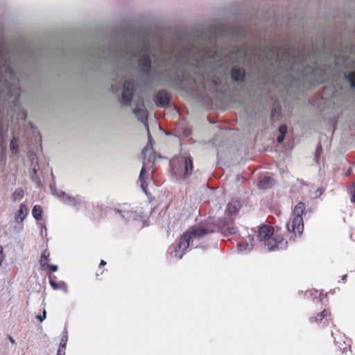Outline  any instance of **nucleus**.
Returning a JSON list of instances; mask_svg holds the SVG:
<instances>
[{"mask_svg":"<svg viewBox=\"0 0 355 355\" xmlns=\"http://www.w3.org/2000/svg\"><path fill=\"white\" fill-rule=\"evenodd\" d=\"M319 40L315 43L308 41L300 47H270L268 51L276 58L278 66V71L270 79V83L274 87L289 84L310 89L338 78L340 72L336 65L318 63L327 54H331L334 49L327 44L323 36Z\"/></svg>","mask_w":355,"mask_h":355,"instance_id":"obj_1","label":"nucleus"},{"mask_svg":"<svg viewBox=\"0 0 355 355\" xmlns=\"http://www.w3.org/2000/svg\"><path fill=\"white\" fill-rule=\"evenodd\" d=\"M230 32L225 25H198L180 34L179 42L182 49V57L189 56L196 60V67L199 68L207 60L214 59L217 55V40Z\"/></svg>","mask_w":355,"mask_h":355,"instance_id":"obj_2","label":"nucleus"},{"mask_svg":"<svg viewBox=\"0 0 355 355\" xmlns=\"http://www.w3.org/2000/svg\"><path fill=\"white\" fill-rule=\"evenodd\" d=\"M162 76L169 87L185 92L193 90L196 83L192 76L184 73L178 59L171 62L162 72Z\"/></svg>","mask_w":355,"mask_h":355,"instance_id":"obj_3","label":"nucleus"},{"mask_svg":"<svg viewBox=\"0 0 355 355\" xmlns=\"http://www.w3.org/2000/svg\"><path fill=\"white\" fill-rule=\"evenodd\" d=\"M241 208L239 200H232L227 205L225 216L221 218H209L208 223L213 225L217 232L223 236H227L237 232V227L234 226V218Z\"/></svg>","mask_w":355,"mask_h":355,"instance_id":"obj_4","label":"nucleus"},{"mask_svg":"<svg viewBox=\"0 0 355 355\" xmlns=\"http://www.w3.org/2000/svg\"><path fill=\"white\" fill-rule=\"evenodd\" d=\"M141 50L144 54L139 59L138 64L139 71L142 75L149 76L151 74L153 70V59L157 64L163 66L167 64L164 51L159 50V52L157 53L153 52V48L147 37L144 40V44Z\"/></svg>","mask_w":355,"mask_h":355,"instance_id":"obj_5","label":"nucleus"},{"mask_svg":"<svg viewBox=\"0 0 355 355\" xmlns=\"http://www.w3.org/2000/svg\"><path fill=\"white\" fill-rule=\"evenodd\" d=\"M0 62L4 69L3 76H8L12 81L18 82L16 72L12 67L10 49L5 42H2L0 45Z\"/></svg>","mask_w":355,"mask_h":355,"instance_id":"obj_6","label":"nucleus"},{"mask_svg":"<svg viewBox=\"0 0 355 355\" xmlns=\"http://www.w3.org/2000/svg\"><path fill=\"white\" fill-rule=\"evenodd\" d=\"M306 205L303 202H299L293 210V218L291 222L286 223V229L289 232L295 234H302L304 230V222L302 215L304 214Z\"/></svg>","mask_w":355,"mask_h":355,"instance_id":"obj_7","label":"nucleus"},{"mask_svg":"<svg viewBox=\"0 0 355 355\" xmlns=\"http://www.w3.org/2000/svg\"><path fill=\"white\" fill-rule=\"evenodd\" d=\"M112 53L113 62L119 71H124L128 62L139 56V53L134 51L129 47L121 50L112 51Z\"/></svg>","mask_w":355,"mask_h":355,"instance_id":"obj_8","label":"nucleus"},{"mask_svg":"<svg viewBox=\"0 0 355 355\" xmlns=\"http://www.w3.org/2000/svg\"><path fill=\"white\" fill-rule=\"evenodd\" d=\"M190 245V236L187 234H182L178 243L175 245H171L168 250L170 254L179 259H182L185 253V250Z\"/></svg>","mask_w":355,"mask_h":355,"instance_id":"obj_9","label":"nucleus"},{"mask_svg":"<svg viewBox=\"0 0 355 355\" xmlns=\"http://www.w3.org/2000/svg\"><path fill=\"white\" fill-rule=\"evenodd\" d=\"M135 92V83L134 80H128L123 83V89L121 96L123 106H130Z\"/></svg>","mask_w":355,"mask_h":355,"instance_id":"obj_10","label":"nucleus"},{"mask_svg":"<svg viewBox=\"0 0 355 355\" xmlns=\"http://www.w3.org/2000/svg\"><path fill=\"white\" fill-rule=\"evenodd\" d=\"M52 192L54 195L60 198L65 205L72 206L74 207H78L82 202V197L79 195L76 196H71L62 191H58L53 185H50Z\"/></svg>","mask_w":355,"mask_h":355,"instance_id":"obj_11","label":"nucleus"},{"mask_svg":"<svg viewBox=\"0 0 355 355\" xmlns=\"http://www.w3.org/2000/svg\"><path fill=\"white\" fill-rule=\"evenodd\" d=\"M216 229V228L213 225H210L207 222V227L195 228L191 232H185L183 234H187L190 236V244L193 245L194 240H199L208 234L215 232Z\"/></svg>","mask_w":355,"mask_h":355,"instance_id":"obj_12","label":"nucleus"},{"mask_svg":"<svg viewBox=\"0 0 355 355\" xmlns=\"http://www.w3.org/2000/svg\"><path fill=\"white\" fill-rule=\"evenodd\" d=\"M230 78L237 85H243L246 80V70L241 66H233L230 69Z\"/></svg>","mask_w":355,"mask_h":355,"instance_id":"obj_13","label":"nucleus"},{"mask_svg":"<svg viewBox=\"0 0 355 355\" xmlns=\"http://www.w3.org/2000/svg\"><path fill=\"white\" fill-rule=\"evenodd\" d=\"M112 211L115 214H119L125 223L136 220L137 217V212L130 209L127 205H124L122 208H115Z\"/></svg>","mask_w":355,"mask_h":355,"instance_id":"obj_14","label":"nucleus"},{"mask_svg":"<svg viewBox=\"0 0 355 355\" xmlns=\"http://www.w3.org/2000/svg\"><path fill=\"white\" fill-rule=\"evenodd\" d=\"M155 102L159 107H167L170 105L171 96L165 89L159 90L155 97Z\"/></svg>","mask_w":355,"mask_h":355,"instance_id":"obj_15","label":"nucleus"},{"mask_svg":"<svg viewBox=\"0 0 355 355\" xmlns=\"http://www.w3.org/2000/svg\"><path fill=\"white\" fill-rule=\"evenodd\" d=\"M28 213L29 209L28 206L24 203H21L19 210L14 216L15 222L17 223H23L24 220L28 215Z\"/></svg>","mask_w":355,"mask_h":355,"instance_id":"obj_16","label":"nucleus"},{"mask_svg":"<svg viewBox=\"0 0 355 355\" xmlns=\"http://www.w3.org/2000/svg\"><path fill=\"white\" fill-rule=\"evenodd\" d=\"M253 241L254 238L251 236H248L245 239V243H239L237 244L238 250L243 253H249L253 248Z\"/></svg>","mask_w":355,"mask_h":355,"instance_id":"obj_17","label":"nucleus"},{"mask_svg":"<svg viewBox=\"0 0 355 355\" xmlns=\"http://www.w3.org/2000/svg\"><path fill=\"white\" fill-rule=\"evenodd\" d=\"M274 233V229L268 225H263L259 229V238L260 241H264L272 236Z\"/></svg>","mask_w":355,"mask_h":355,"instance_id":"obj_18","label":"nucleus"},{"mask_svg":"<svg viewBox=\"0 0 355 355\" xmlns=\"http://www.w3.org/2000/svg\"><path fill=\"white\" fill-rule=\"evenodd\" d=\"M135 37V33H132L130 35V38L128 39L126 35V33L123 31H116L113 34V37L115 42H121L124 45L127 46L129 43V40L133 39Z\"/></svg>","mask_w":355,"mask_h":355,"instance_id":"obj_19","label":"nucleus"},{"mask_svg":"<svg viewBox=\"0 0 355 355\" xmlns=\"http://www.w3.org/2000/svg\"><path fill=\"white\" fill-rule=\"evenodd\" d=\"M55 276H49V284L54 290H62L64 293H68V286L65 282L60 281L58 283L55 282L53 279H55Z\"/></svg>","mask_w":355,"mask_h":355,"instance_id":"obj_20","label":"nucleus"},{"mask_svg":"<svg viewBox=\"0 0 355 355\" xmlns=\"http://www.w3.org/2000/svg\"><path fill=\"white\" fill-rule=\"evenodd\" d=\"M132 112L135 115L137 120L143 123L148 130L147 112L143 111L141 108H135Z\"/></svg>","mask_w":355,"mask_h":355,"instance_id":"obj_21","label":"nucleus"},{"mask_svg":"<svg viewBox=\"0 0 355 355\" xmlns=\"http://www.w3.org/2000/svg\"><path fill=\"white\" fill-rule=\"evenodd\" d=\"M193 160L191 156H187L184 162V178H187L191 175L193 170Z\"/></svg>","mask_w":355,"mask_h":355,"instance_id":"obj_22","label":"nucleus"},{"mask_svg":"<svg viewBox=\"0 0 355 355\" xmlns=\"http://www.w3.org/2000/svg\"><path fill=\"white\" fill-rule=\"evenodd\" d=\"M146 172V171L145 162H144L143 166H142L141 169L139 173V179L141 182V187L143 191L146 194H147L148 186L146 183V180H145Z\"/></svg>","mask_w":355,"mask_h":355,"instance_id":"obj_23","label":"nucleus"},{"mask_svg":"<svg viewBox=\"0 0 355 355\" xmlns=\"http://www.w3.org/2000/svg\"><path fill=\"white\" fill-rule=\"evenodd\" d=\"M42 209L40 205H35L32 209L33 217L37 220L40 221L42 218Z\"/></svg>","mask_w":355,"mask_h":355,"instance_id":"obj_24","label":"nucleus"},{"mask_svg":"<svg viewBox=\"0 0 355 355\" xmlns=\"http://www.w3.org/2000/svg\"><path fill=\"white\" fill-rule=\"evenodd\" d=\"M264 244L268 248V251L271 252L275 250H279V248H277V243H275V239H273L272 236L269 237L268 239L263 241Z\"/></svg>","mask_w":355,"mask_h":355,"instance_id":"obj_25","label":"nucleus"},{"mask_svg":"<svg viewBox=\"0 0 355 355\" xmlns=\"http://www.w3.org/2000/svg\"><path fill=\"white\" fill-rule=\"evenodd\" d=\"M30 178L33 182H34L37 184V188H40L42 187V181L37 174V168H34L33 170L31 171L30 174Z\"/></svg>","mask_w":355,"mask_h":355,"instance_id":"obj_26","label":"nucleus"},{"mask_svg":"<svg viewBox=\"0 0 355 355\" xmlns=\"http://www.w3.org/2000/svg\"><path fill=\"white\" fill-rule=\"evenodd\" d=\"M272 181V178H270L269 176L264 177L263 179H261L259 182V187L260 189H266L268 188H270L271 187Z\"/></svg>","mask_w":355,"mask_h":355,"instance_id":"obj_27","label":"nucleus"},{"mask_svg":"<svg viewBox=\"0 0 355 355\" xmlns=\"http://www.w3.org/2000/svg\"><path fill=\"white\" fill-rule=\"evenodd\" d=\"M344 78L349 83L350 87L355 89V71L348 73H344Z\"/></svg>","mask_w":355,"mask_h":355,"instance_id":"obj_28","label":"nucleus"},{"mask_svg":"<svg viewBox=\"0 0 355 355\" xmlns=\"http://www.w3.org/2000/svg\"><path fill=\"white\" fill-rule=\"evenodd\" d=\"M50 252L47 249H45L40 257V263L41 267L44 268L46 266V263L47 261L50 260Z\"/></svg>","mask_w":355,"mask_h":355,"instance_id":"obj_29","label":"nucleus"},{"mask_svg":"<svg viewBox=\"0 0 355 355\" xmlns=\"http://www.w3.org/2000/svg\"><path fill=\"white\" fill-rule=\"evenodd\" d=\"M282 116V107L280 106L272 107L271 110V120H278Z\"/></svg>","mask_w":355,"mask_h":355,"instance_id":"obj_30","label":"nucleus"},{"mask_svg":"<svg viewBox=\"0 0 355 355\" xmlns=\"http://www.w3.org/2000/svg\"><path fill=\"white\" fill-rule=\"evenodd\" d=\"M24 196V190L21 188H19L15 191V192L12 195V199L14 202L20 201Z\"/></svg>","mask_w":355,"mask_h":355,"instance_id":"obj_31","label":"nucleus"},{"mask_svg":"<svg viewBox=\"0 0 355 355\" xmlns=\"http://www.w3.org/2000/svg\"><path fill=\"white\" fill-rule=\"evenodd\" d=\"M10 148L15 155L19 153L18 139L15 137L10 141Z\"/></svg>","mask_w":355,"mask_h":355,"instance_id":"obj_32","label":"nucleus"},{"mask_svg":"<svg viewBox=\"0 0 355 355\" xmlns=\"http://www.w3.org/2000/svg\"><path fill=\"white\" fill-rule=\"evenodd\" d=\"M272 238L275 239V241H277L276 243L277 245V248H279L281 250L284 249L286 248L287 241L284 243V239L283 238V236L277 235L276 236Z\"/></svg>","mask_w":355,"mask_h":355,"instance_id":"obj_33","label":"nucleus"},{"mask_svg":"<svg viewBox=\"0 0 355 355\" xmlns=\"http://www.w3.org/2000/svg\"><path fill=\"white\" fill-rule=\"evenodd\" d=\"M89 55L92 57V59H94V60H97V59H103V60H106L107 58L105 55H103V53L101 52H99V51H89Z\"/></svg>","mask_w":355,"mask_h":355,"instance_id":"obj_34","label":"nucleus"},{"mask_svg":"<svg viewBox=\"0 0 355 355\" xmlns=\"http://www.w3.org/2000/svg\"><path fill=\"white\" fill-rule=\"evenodd\" d=\"M322 152V147L320 143H318L315 148V162L318 163L320 155Z\"/></svg>","mask_w":355,"mask_h":355,"instance_id":"obj_35","label":"nucleus"},{"mask_svg":"<svg viewBox=\"0 0 355 355\" xmlns=\"http://www.w3.org/2000/svg\"><path fill=\"white\" fill-rule=\"evenodd\" d=\"M328 313H329V311L327 310H326V309H324L322 312L318 313L314 318V321L315 322L321 321L323 318H324L326 316H327Z\"/></svg>","mask_w":355,"mask_h":355,"instance_id":"obj_36","label":"nucleus"},{"mask_svg":"<svg viewBox=\"0 0 355 355\" xmlns=\"http://www.w3.org/2000/svg\"><path fill=\"white\" fill-rule=\"evenodd\" d=\"M211 83L214 86V89H216L221 84V80L219 78L213 77L211 80Z\"/></svg>","mask_w":355,"mask_h":355,"instance_id":"obj_37","label":"nucleus"},{"mask_svg":"<svg viewBox=\"0 0 355 355\" xmlns=\"http://www.w3.org/2000/svg\"><path fill=\"white\" fill-rule=\"evenodd\" d=\"M278 130H279V133L280 135H283L286 136V135L287 133V125L286 124L280 125L278 128Z\"/></svg>","mask_w":355,"mask_h":355,"instance_id":"obj_38","label":"nucleus"},{"mask_svg":"<svg viewBox=\"0 0 355 355\" xmlns=\"http://www.w3.org/2000/svg\"><path fill=\"white\" fill-rule=\"evenodd\" d=\"M351 202L355 203V182L352 183L351 185Z\"/></svg>","mask_w":355,"mask_h":355,"instance_id":"obj_39","label":"nucleus"},{"mask_svg":"<svg viewBox=\"0 0 355 355\" xmlns=\"http://www.w3.org/2000/svg\"><path fill=\"white\" fill-rule=\"evenodd\" d=\"M243 34V29L240 27L236 28L233 31V35L235 37H239Z\"/></svg>","mask_w":355,"mask_h":355,"instance_id":"obj_40","label":"nucleus"},{"mask_svg":"<svg viewBox=\"0 0 355 355\" xmlns=\"http://www.w3.org/2000/svg\"><path fill=\"white\" fill-rule=\"evenodd\" d=\"M5 258H6V255L3 252V248L2 245H0V267L1 266L2 263H3V260L5 259Z\"/></svg>","mask_w":355,"mask_h":355,"instance_id":"obj_41","label":"nucleus"},{"mask_svg":"<svg viewBox=\"0 0 355 355\" xmlns=\"http://www.w3.org/2000/svg\"><path fill=\"white\" fill-rule=\"evenodd\" d=\"M346 51L350 54L355 55V44L347 46Z\"/></svg>","mask_w":355,"mask_h":355,"instance_id":"obj_42","label":"nucleus"},{"mask_svg":"<svg viewBox=\"0 0 355 355\" xmlns=\"http://www.w3.org/2000/svg\"><path fill=\"white\" fill-rule=\"evenodd\" d=\"M46 266L48 267L52 272H55L58 269L57 265L46 263Z\"/></svg>","mask_w":355,"mask_h":355,"instance_id":"obj_43","label":"nucleus"},{"mask_svg":"<svg viewBox=\"0 0 355 355\" xmlns=\"http://www.w3.org/2000/svg\"><path fill=\"white\" fill-rule=\"evenodd\" d=\"M67 340H68V337H67L66 336H62L59 345L62 346V347H67Z\"/></svg>","mask_w":355,"mask_h":355,"instance_id":"obj_44","label":"nucleus"},{"mask_svg":"<svg viewBox=\"0 0 355 355\" xmlns=\"http://www.w3.org/2000/svg\"><path fill=\"white\" fill-rule=\"evenodd\" d=\"M46 317V312L45 311V309H44L43 311V313L42 315H38L36 316V318L40 321V322H42L45 320Z\"/></svg>","mask_w":355,"mask_h":355,"instance_id":"obj_45","label":"nucleus"},{"mask_svg":"<svg viewBox=\"0 0 355 355\" xmlns=\"http://www.w3.org/2000/svg\"><path fill=\"white\" fill-rule=\"evenodd\" d=\"M66 347L59 345V348L57 352V355H65Z\"/></svg>","mask_w":355,"mask_h":355,"instance_id":"obj_46","label":"nucleus"},{"mask_svg":"<svg viewBox=\"0 0 355 355\" xmlns=\"http://www.w3.org/2000/svg\"><path fill=\"white\" fill-rule=\"evenodd\" d=\"M31 171L33 170V168H39V164H38V162L36 161V162H34V159L33 158L31 159Z\"/></svg>","mask_w":355,"mask_h":355,"instance_id":"obj_47","label":"nucleus"},{"mask_svg":"<svg viewBox=\"0 0 355 355\" xmlns=\"http://www.w3.org/2000/svg\"><path fill=\"white\" fill-rule=\"evenodd\" d=\"M285 137V135L279 134V135L277 137V142L278 144H282L284 141Z\"/></svg>","mask_w":355,"mask_h":355,"instance_id":"obj_48","label":"nucleus"},{"mask_svg":"<svg viewBox=\"0 0 355 355\" xmlns=\"http://www.w3.org/2000/svg\"><path fill=\"white\" fill-rule=\"evenodd\" d=\"M316 193V196H320L323 193V189L322 188H319L317 189Z\"/></svg>","mask_w":355,"mask_h":355,"instance_id":"obj_49","label":"nucleus"},{"mask_svg":"<svg viewBox=\"0 0 355 355\" xmlns=\"http://www.w3.org/2000/svg\"><path fill=\"white\" fill-rule=\"evenodd\" d=\"M8 338L10 340V342L12 344V345H15V339L10 336V335H8Z\"/></svg>","mask_w":355,"mask_h":355,"instance_id":"obj_50","label":"nucleus"},{"mask_svg":"<svg viewBox=\"0 0 355 355\" xmlns=\"http://www.w3.org/2000/svg\"><path fill=\"white\" fill-rule=\"evenodd\" d=\"M149 145H151L152 146V137L150 135V133L148 132V144H147V147L149 146Z\"/></svg>","mask_w":355,"mask_h":355,"instance_id":"obj_51","label":"nucleus"},{"mask_svg":"<svg viewBox=\"0 0 355 355\" xmlns=\"http://www.w3.org/2000/svg\"><path fill=\"white\" fill-rule=\"evenodd\" d=\"M43 230H45V232H46L47 229L44 225L41 224V234H42Z\"/></svg>","mask_w":355,"mask_h":355,"instance_id":"obj_52","label":"nucleus"},{"mask_svg":"<svg viewBox=\"0 0 355 355\" xmlns=\"http://www.w3.org/2000/svg\"><path fill=\"white\" fill-rule=\"evenodd\" d=\"M62 336H66L67 337H68V332L66 327H64V331L62 332Z\"/></svg>","mask_w":355,"mask_h":355,"instance_id":"obj_53","label":"nucleus"},{"mask_svg":"<svg viewBox=\"0 0 355 355\" xmlns=\"http://www.w3.org/2000/svg\"><path fill=\"white\" fill-rule=\"evenodd\" d=\"M106 264V262L104 260H101L99 263V267H103Z\"/></svg>","mask_w":355,"mask_h":355,"instance_id":"obj_54","label":"nucleus"},{"mask_svg":"<svg viewBox=\"0 0 355 355\" xmlns=\"http://www.w3.org/2000/svg\"><path fill=\"white\" fill-rule=\"evenodd\" d=\"M347 275H344L342 276V280L345 282L347 279Z\"/></svg>","mask_w":355,"mask_h":355,"instance_id":"obj_55","label":"nucleus"},{"mask_svg":"<svg viewBox=\"0 0 355 355\" xmlns=\"http://www.w3.org/2000/svg\"><path fill=\"white\" fill-rule=\"evenodd\" d=\"M195 248H203V249H205V250L206 249V247H205V246H201V245L198 246V245H196L195 246Z\"/></svg>","mask_w":355,"mask_h":355,"instance_id":"obj_56","label":"nucleus"},{"mask_svg":"<svg viewBox=\"0 0 355 355\" xmlns=\"http://www.w3.org/2000/svg\"><path fill=\"white\" fill-rule=\"evenodd\" d=\"M111 89H112V92L113 93H115V89H114V87L113 85H112V87H111Z\"/></svg>","mask_w":355,"mask_h":355,"instance_id":"obj_57","label":"nucleus"},{"mask_svg":"<svg viewBox=\"0 0 355 355\" xmlns=\"http://www.w3.org/2000/svg\"><path fill=\"white\" fill-rule=\"evenodd\" d=\"M138 35H139V37H143V33H141H141H139L138 34Z\"/></svg>","mask_w":355,"mask_h":355,"instance_id":"obj_58","label":"nucleus"},{"mask_svg":"<svg viewBox=\"0 0 355 355\" xmlns=\"http://www.w3.org/2000/svg\"><path fill=\"white\" fill-rule=\"evenodd\" d=\"M184 134H185L186 136H189L190 135V132H187V131H185Z\"/></svg>","mask_w":355,"mask_h":355,"instance_id":"obj_59","label":"nucleus"},{"mask_svg":"<svg viewBox=\"0 0 355 355\" xmlns=\"http://www.w3.org/2000/svg\"><path fill=\"white\" fill-rule=\"evenodd\" d=\"M350 174V171H348L347 173H346V175H349Z\"/></svg>","mask_w":355,"mask_h":355,"instance_id":"obj_60","label":"nucleus"}]
</instances>
